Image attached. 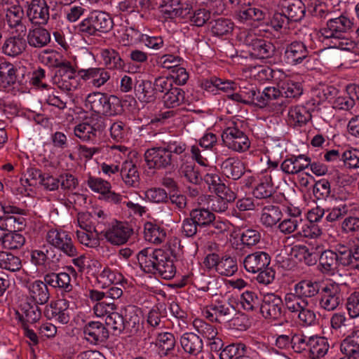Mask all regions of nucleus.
I'll list each match as a JSON object with an SVG mask.
<instances>
[{"mask_svg": "<svg viewBox=\"0 0 359 359\" xmlns=\"http://www.w3.org/2000/svg\"><path fill=\"white\" fill-rule=\"evenodd\" d=\"M270 262L271 256L267 252L257 251L245 257L243 266L247 271L256 273L269 266Z\"/></svg>", "mask_w": 359, "mask_h": 359, "instance_id": "nucleus-16", "label": "nucleus"}, {"mask_svg": "<svg viewBox=\"0 0 359 359\" xmlns=\"http://www.w3.org/2000/svg\"><path fill=\"white\" fill-rule=\"evenodd\" d=\"M27 15L32 24L46 25L50 17L49 6L45 0H32L27 11Z\"/></svg>", "mask_w": 359, "mask_h": 359, "instance_id": "nucleus-13", "label": "nucleus"}, {"mask_svg": "<svg viewBox=\"0 0 359 359\" xmlns=\"http://www.w3.org/2000/svg\"><path fill=\"white\" fill-rule=\"evenodd\" d=\"M0 268L11 272L18 271L22 268L19 257L8 252H0Z\"/></svg>", "mask_w": 359, "mask_h": 359, "instance_id": "nucleus-42", "label": "nucleus"}, {"mask_svg": "<svg viewBox=\"0 0 359 359\" xmlns=\"http://www.w3.org/2000/svg\"><path fill=\"white\" fill-rule=\"evenodd\" d=\"M47 242L69 257L77 255V250L71 236L66 231L50 230L46 236Z\"/></svg>", "mask_w": 359, "mask_h": 359, "instance_id": "nucleus-10", "label": "nucleus"}, {"mask_svg": "<svg viewBox=\"0 0 359 359\" xmlns=\"http://www.w3.org/2000/svg\"><path fill=\"white\" fill-rule=\"evenodd\" d=\"M217 272L222 276H231L238 270L236 259L230 256H223L219 257Z\"/></svg>", "mask_w": 359, "mask_h": 359, "instance_id": "nucleus-46", "label": "nucleus"}, {"mask_svg": "<svg viewBox=\"0 0 359 359\" xmlns=\"http://www.w3.org/2000/svg\"><path fill=\"white\" fill-rule=\"evenodd\" d=\"M156 273L165 280H170L175 276L176 267L170 255L168 259L164 260L161 266L156 270Z\"/></svg>", "mask_w": 359, "mask_h": 359, "instance_id": "nucleus-59", "label": "nucleus"}, {"mask_svg": "<svg viewBox=\"0 0 359 359\" xmlns=\"http://www.w3.org/2000/svg\"><path fill=\"white\" fill-rule=\"evenodd\" d=\"M50 306L55 316V320L62 324H67L69 321V316L67 313L69 303L66 299H58L51 302Z\"/></svg>", "mask_w": 359, "mask_h": 359, "instance_id": "nucleus-47", "label": "nucleus"}, {"mask_svg": "<svg viewBox=\"0 0 359 359\" xmlns=\"http://www.w3.org/2000/svg\"><path fill=\"white\" fill-rule=\"evenodd\" d=\"M332 198L333 203L327 210L317 206L309 211L308 219L309 222L317 223L323 219L325 215V221L334 222L343 218L348 214L350 205L348 204L346 199L335 197L334 195L332 196Z\"/></svg>", "mask_w": 359, "mask_h": 359, "instance_id": "nucleus-3", "label": "nucleus"}, {"mask_svg": "<svg viewBox=\"0 0 359 359\" xmlns=\"http://www.w3.org/2000/svg\"><path fill=\"white\" fill-rule=\"evenodd\" d=\"M144 159L149 169H172L177 158L168 152L163 147L148 149L144 153Z\"/></svg>", "mask_w": 359, "mask_h": 359, "instance_id": "nucleus-6", "label": "nucleus"}, {"mask_svg": "<svg viewBox=\"0 0 359 359\" xmlns=\"http://www.w3.org/2000/svg\"><path fill=\"white\" fill-rule=\"evenodd\" d=\"M222 172L233 180L240 179L245 172V166L240 159L228 158L221 165Z\"/></svg>", "mask_w": 359, "mask_h": 359, "instance_id": "nucleus-24", "label": "nucleus"}, {"mask_svg": "<svg viewBox=\"0 0 359 359\" xmlns=\"http://www.w3.org/2000/svg\"><path fill=\"white\" fill-rule=\"evenodd\" d=\"M53 81L60 89L66 92L74 90L79 85L76 72L65 75L62 77L53 78Z\"/></svg>", "mask_w": 359, "mask_h": 359, "instance_id": "nucleus-50", "label": "nucleus"}, {"mask_svg": "<svg viewBox=\"0 0 359 359\" xmlns=\"http://www.w3.org/2000/svg\"><path fill=\"white\" fill-rule=\"evenodd\" d=\"M322 283L320 281L305 279L297 283L294 287L295 295L302 299L311 298L319 294Z\"/></svg>", "mask_w": 359, "mask_h": 359, "instance_id": "nucleus-23", "label": "nucleus"}, {"mask_svg": "<svg viewBox=\"0 0 359 359\" xmlns=\"http://www.w3.org/2000/svg\"><path fill=\"white\" fill-rule=\"evenodd\" d=\"M210 309L212 311H215V314L219 318V323H229L233 316L237 315L236 307L229 302L219 301Z\"/></svg>", "mask_w": 359, "mask_h": 359, "instance_id": "nucleus-36", "label": "nucleus"}, {"mask_svg": "<svg viewBox=\"0 0 359 359\" xmlns=\"http://www.w3.org/2000/svg\"><path fill=\"white\" fill-rule=\"evenodd\" d=\"M101 57L107 69L125 70L126 63L116 50L113 48L102 49Z\"/></svg>", "mask_w": 359, "mask_h": 359, "instance_id": "nucleus-30", "label": "nucleus"}, {"mask_svg": "<svg viewBox=\"0 0 359 359\" xmlns=\"http://www.w3.org/2000/svg\"><path fill=\"white\" fill-rule=\"evenodd\" d=\"M245 43L249 47L250 56L255 58H269L274 55L276 51V47L273 43L263 39L249 38L245 40Z\"/></svg>", "mask_w": 359, "mask_h": 359, "instance_id": "nucleus-12", "label": "nucleus"}, {"mask_svg": "<svg viewBox=\"0 0 359 359\" xmlns=\"http://www.w3.org/2000/svg\"><path fill=\"white\" fill-rule=\"evenodd\" d=\"M274 190L273 188L272 177H265L253 190V195L257 198H270L273 196Z\"/></svg>", "mask_w": 359, "mask_h": 359, "instance_id": "nucleus-49", "label": "nucleus"}, {"mask_svg": "<svg viewBox=\"0 0 359 359\" xmlns=\"http://www.w3.org/2000/svg\"><path fill=\"white\" fill-rule=\"evenodd\" d=\"M308 57L309 50L301 41H293L288 44L284 53L285 62L290 65H299Z\"/></svg>", "mask_w": 359, "mask_h": 359, "instance_id": "nucleus-15", "label": "nucleus"}, {"mask_svg": "<svg viewBox=\"0 0 359 359\" xmlns=\"http://www.w3.org/2000/svg\"><path fill=\"white\" fill-rule=\"evenodd\" d=\"M135 93L142 102L149 103L156 100L155 90L151 81L135 78Z\"/></svg>", "mask_w": 359, "mask_h": 359, "instance_id": "nucleus-25", "label": "nucleus"}, {"mask_svg": "<svg viewBox=\"0 0 359 359\" xmlns=\"http://www.w3.org/2000/svg\"><path fill=\"white\" fill-rule=\"evenodd\" d=\"M193 324L197 332L209 340L214 339L217 334V329L203 320L196 319Z\"/></svg>", "mask_w": 359, "mask_h": 359, "instance_id": "nucleus-57", "label": "nucleus"}, {"mask_svg": "<svg viewBox=\"0 0 359 359\" xmlns=\"http://www.w3.org/2000/svg\"><path fill=\"white\" fill-rule=\"evenodd\" d=\"M283 306V302L280 296L274 293L264 294L260 312L266 319L279 320L285 315Z\"/></svg>", "mask_w": 359, "mask_h": 359, "instance_id": "nucleus-7", "label": "nucleus"}, {"mask_svg": "<svg viewBox=\"0 0 359 359\" xmlns=\"http://www.w3.org/2000/svg\"><path fill=\"white\" fill-rule=\"evenodd\" d=\"M353 25L351 20L344 15L329 19L325 27L320 29L322 42L325 43L330 39H341L351 30Z\"/></svg>", "mask_w": 359, "mask_h": 359, "instance_id": "nucleus-4", "label": "nucleus"}, {"mask_svg": "<svg viewBox=\"0 0 359 359\" xmlns=\"http://www.w3.org/2000/svg\"><path fill=\"white\" fill-rule=\"evenodd\" d=\"M120 174L124 183L132 187L139 184L140 176L136 165L130 161H126L122 164Z\"/></svg>", "mask_w": 359, "mask_h": 359, "instance_id": "nucleus-33", "label": "nucleus"}, {"mask_svg": "<svg viewBox=\"0 0 359 359\" xmlns=\"http://www.w3.org/2000/svg\"><path fill=\"white\" fill-rule=\"evenodd\" d=\"M144 233L146 241L156 244L162 243L165 237L164 229L150 222L144 224Z\"/></svg>", "mask_w": 359, "mask_h": 359, "instance_id": "nucleus-41", "label": "nucleus"}, {"mask_svg": "<svg viewBox=\"0 0 359 359\" xmlns=\"http://www.w3.org/2000/svg\"><path fill=\"white\" fill-rule=\"evenodd\" d=\"M210 30L214 36H223L233 31V22L226 18H218L210 22Z\"/></svg>", "mask_w": 359, "mask_h": 359, "instance_id": "nucleus-45", "label": "nucleus"}, {"mask_svg": "<svg viewBox=\"0 0 359 359\" xmlns=\"http://www.w3.org/2000/svg\"><path fill=\"white\" fill-rule=\"evenodd\" d=\"M190 219H194L199 226V230L205 229L209 224L215 220V215L208 208L198 207L189 212Z\"/></svg>", "mask_w": 359, "mask_h": 359, "instance_id": "nucleus-35", "label": "nucleus"}, {"mask_svg": "<svg viewBox=\"0 0 359 359\" xmlns=\"http://www.w3.org/2000/svg\"><path fill=\"white\" fill-rule=\"evenodd\" d=\"M222 139L224 144L229 149L244 152L250 146L248 137L237 127H228L222 134Z\"/></svg>", "mask_w": 359, "mask_h": 359, "instance_id": "nucleus-8", "label": "nucleus"}, {"mask_svg": "<svg viewBox=\"0 0 359 359\" xmlns=\"http://www.w3.org/2000/svg\"><path fill=\"white\" fill-rule=\"evenodd\" d=\"M83 333L86 340L95 345L105 342L109 336L105 325L99 321H90L86 324Z\"/></svg>", "mask_w": 359, "mask_h": 359, "instance_id": "nucleus-14", "label": "nucleus"}, {"mask_svg": "<svg viewBox=\"0 0 359 359\" xmlns=\"http://www.w3.org/2000/svg\"><path fill=\"white\" fill-rule=\"evenodd\" d=\"M316 95L318 98V104L324 101H330L338 94L339 90L334 86L320 85L316 90Z\"/></svg>", "mask_w": 359, "mask_h": 359, "instance_id": "nucleus-56", "label": "nucleus"}, {"mask_svg": "<svg viewBox=\"0 0 359 359\" xmlns=\"http://www.w3.org/2000/svg\"><path fill=\"white\" fill-rule=\"evenodd\" d=\"M180 343L185 352L195 355L201 353L203 347V340L193 332L184 333L181 337Z\"/></svg>", "mask_w": 359, "mask_h": 359, "instance_id": "nucleus-28", "label": "nucleus"}, {"mask_svg": "<svg viewBox=\"0 0 359 359\" xmlns=\"http://www.w3.org/2000/svg\"><path fill=\"white\" fill-rule=\"evenodd\" d=\"M346 308L351 318L359 316V292H353L347 299Z\"/></svg>", "mask_w": 359, "mask_h": 359, "instance_id": "nucleus-64", "label": "nucleus"}, {"mask_svg": "<svg viewBox=\"0 0 359 359\" xmlns=\"http://www.w3.org/2000/svg\"><path fill=\"white\" fill-rule=\"evenodd\" d=\"M278 91L280 96L285 98H297L303 93V86L299 82L288 79L282 82Z\"/></svg>", "mask_w": 359, "mask_h": 359, "instance_id": "nucleus-40", "label": "nucleus"}, {"mask_svg": "<svg viewBox=\"0 0 359 359\" xmlns=\"http://www.w3.org/2000/svg\"><path fill=\"white\" fill-rule=\"evenodd\" d=\"M310 161L311 158L304 154L292 155L282 162L280 168L283 172L287 175H295L307 168Z\"/></svg>", "mask_w": 359, "mask_h": 359, "instance_id": "nucleus-18", "label": "nucleus"}, {"mask_svg": "<svg viewBox=\"0 0 359 359\" xmlns=\"http://www.w3.org/2000/svg\"><path fill=\"white\" fill-rule=\"evenodd\" d=\"M27 39L30 46L41 48L46 46L50 42L51 38L46 29L38 27L29 30Z\"/></svg>", "mask_w": 359, "mask_h": 359, "instance_id": "nucleus-27", "label": "nucleus"}, {"mask_svg": "<svg viewBox=\"0 0 359 359\" xmlns=\"http://www.w3.org/2000/svg\"><path fill=\"white\" fill-rule=\"evenodd\" d=\"M289 119L295 126L302 127L311 120L312 116L309 110L304 106H295L288 112Z\"/></svg>", "mask_w": 359, "mask_h": 359, "instance_id": "nucleus-38", "label": "nucleus"}, {"mask_svg": "<svg viewBox=\"0 0 359 359\" xmlns=\"http://www.w3.org/2000/svg\"><path fill=\"white\" fill-rule=\"evenodd\" d=\"M114 26V21L110 15L100 11H93L76 27L81 35L97 36L98 33H107Z\"/></svg>", "mask_w": 359, "mask_h": 359, "instance_id": "nucleus-1", "label": "nucleus"}, {"mask_svg": "<svg viewBox=\"0 0 359 359\" xmlns=\"http://www.w3.org/2000/svg\"><path fill=\"white\" fill-rule=\"evenodd\" d=\"M24 17V10L20 5H13L6 11V18L11 27L19 25Z\"/></svg>", "mask_w": 359, "mask_h": 359, "instance_id": "nucleus-54", "label": "nucleus"}, {"mask_svg": "<svg viewBox=\"0 0 359 359\" xmlns=\"http://www.w3.org/2000/svg\"><path fill=\"white\" fill-rule=\"evenodd\" d=\"M285 304L286 308L291 312H299L301 309L307 307L309 302L306 299H302L298 295L294 293H287L285 297Z\"/></svg>", "mask_w": 359, "mask_h": 359, "instance_id": "nucleus-55", "label": "nucleus"}, {"mask_svg": "<svg viewBox=\"0 0 359 359\" xmlns=\"http://www.w3.org/2000/svg\"><path fill=\"white\" fill-rule=\"evenodd\" d=\"M247 347L243 344H232L226 346L219 354V359H236L241 354L247 353Z\"/></svg>", "mask_w": 359, "mask_h": 359, "instance_id": "nucleus-53", "label": "nucleus"}, {"mask_svg": "<svg viewBox=\"0 0 359 359\" xmlns=\"http://www.w3.org/2000/svg\"><path fill=\"white\" fill-rule=\"evenodd\" d=\"M105 325L111 328L112 334L115 336L126 333V326L121 311V313L112 312L108 314L105 318Z\"/></svg>", "mask_w": 359, "mask_h": 359, "instance_id": "nucleus-43", "label": "nucleus"}, {"mask_svg": "<svg viewBox=\"0 0 359 359\" xmlns=\"http://www.w3.org/2000/svg\"><path fill=\"white\" fill-rule=\"evenodd\" d=\"M285 8L287 16L292 22H299L306 13V6L301 0H293Z\"/></svg>", "mask_w": 359, "mask_h": 359, "instance_id": "nucleus-44", "label": "nucleus"}, {"mask_svg": "<svg viewBox=\"0 0 359 359\" xmlns=\"http://www.w3.org/2000/svg\"><path fill=\"white\" fill-rule=\"evenodd\" d=\"M27 47L26 40L20 35L8 38L3 46V53L8 56L15 57L20 55Z\"/></svg>", "mask_w": 359, "mask_h": 359, "instance_id": "nucleus-29", "label": "nucleus"}, {"mask_svg": "<svg viewBox=\"0 0 359 359\" xmlns=\"http://www.w3.org/2000/svg\"><path fill=\"white\" fill-rule=\"evenodd\" d=\"M183 176L194 184H199L202 181V177L198 169L194 165L186 164L181 168Z\"/></svg>", "mask_w": 359, "mask_h": 359, "instance_id": "nucleus-62", "label": "nucleus"}, {"mask_svg": "<svg viewBox=\"0 0 359 359\" xmlns=\"http://www.w3.org/2000/svg\"><path fill=\"white\" fill-rule=\"evenodd\" d=\"M168 256V253L162 249L147 248L138 253L137 260L140 268L145 273L156 274V270Z\"/></svg>", "mask_w": 359, "mask_h": 359, "instance_id": "nucleus-5", "label": "nucleus"}, {"mask_svg": "<svg viewBox=\"0 0 359 359\" xmlns=\"http://www.w3.org/2000/svg\"><path fill=\"white\" fill-rule=\"evenodd\" d=\"M319 262L325 271H334L338 266L337 254L332 250H325L321 253Z\"/></svg>", "mask_w": 359, "mask_h": 359, "instance_id": "nucleus-52", "label": "nucleus"}, {"mask_svg": "<svg viewBox=\"0 0 359 359\" xmlns=\"http://www.w3.org/2000/svg\"><path fill=\"white\" fill-rule=\"evenodd\" d=\"M156 346L158 347V354L161 358L175 355L172 353L175 346V339L170 332H163L158 334Z\"/></svg>", "mask_w": 359, "mask_h": 359, "instance_id": "nucleus-32", "label": "nucleus"}, {"mask_svg": "<svg viewBox=\"0 0 359 359\" xmlns=\"http://www.w3.org/2000/svg\"><path fill=\"white\" fill-rule=\"evenodd\" d=\"M15 318L21 325L33 324L37 322L41 316V310L37 304H31L28 302L21 303L19 309L15 311Z\"/></svg>", "mask_w": 359, "mask_h": 359, "instance_id": "nucleus-17", "label": "nucleus"}, {"mask_svg": "<svg viewBox=\"0 0 359 359\" xmlns=\"http://www.w3.org/2000/svg\"><path fill=\"white\" fill-rule=\"evenodd\" d=\"M145 194L146 197L153 203H168V194L162 188L149 189L146 191Z\"/></svg>", "mask_w": 359, "mask_h": 359, "instance_id": "nucleus-63", "label": "nucleus"}, {"mask_svg": "<svg viewBox=\"0 0 359 359\" xmlns=\"http://www.w3.org/2000/svg\"><path fill=\"white\" fill-rule=\"evenodd\" d=\"M257 95L259 97H257L255 105L259 108H264L269 104L270 101L278 99L280 97V92L278 88L268 87L262 92L259 90V94Z\"/></svg>", "mask_w": 359, "mask_h": 359, "instance_id": "nucleus-51", "label": "nucleus"}, {"mask_svg": "<svg viewBox=\"0 0 359 359\" xmlns=\"http://www.w3.org/2000/svg\"><path fill=\"white\" fill-rule=\"evenodd\" d=\"M27 289L35 304H44L50 298L47 283L44 280H35L27 285Z\"/></svg>", "mask_w": 359, "mask_h": 359, "instance_id": "nucleus-26", "label": "nucleus"}, {"mask_svg": "<svg viewBox=\"0 0 359 359\" xmlns=\"http://www.w3.org/2000/svg\"><path fill=\"white\" fill-rule=\"evenodd\" d=\"M74 135L83 142L95 141L91 124L83 122L75 126Z\"/></svg>", "mask_w": 359, "mask_h": 359, "instance_id": "nucleus-61", "label": "nucleus"}, {"mask_svg": "<svg viewBox=\"0 0 359 359\" xmlns=\"http://www.w3.org/2000/svg\"><path fill=\"white\" fill-rule=\"evenodd\" d=\"M331 193L330 183L325 179L317 181L313 185V194L317 200H325Z\"/></svg>", "mask_w": 359, "mask_h": 359, "instance_id": "nucleus-58", "label": "nucleus"}, {"mask_svg": "<svg viewBox=\"0 0 359 359\" xmlns=\"http://www.w3.org/2000/svg\"><path fill=\"white\" fill-rule=\"evenodd\" d=\"M17 72V68L12 63L1 62L0 64V86L4 88L13 86L18 80Z\"/></svg>", "mask_w": 359, "mask_h": 359, "instance_id": "nucleus-34", "label": "nucleus"}, {"mask_svg": "<svg viewBox=\"0 0 359 359\" xmlns=\"http://www.w3.org/2000/svg\"><path fill=\"white\" fill-rule=\"evenodd\" d=\"M133 233L131 224L128 222L115 221L111 226L104 232L106 239L114 245L126 243Z\"/></svg>", "mask_w": 359, "mask_h": 359, "instance_id": "nucleus-11", "label": "nucleus"}, {"mask_svg": "<svg viewBox=\"0 0 359 359\" xmlns=\"http://www.w3.org/2000/svg\"><path fill=\"white\" fill-rule=\"evenodd\" d=\"M85 107L97 114L112 116L122 110L121 100L115 95L94 92L90 93L85 101Z\"/></svg>", "mask_w": 359, "mask_h": 359, "instance_id": "nucleus-2", "label": "nucleus"}, {"mask_svg": "<svg viewBox=\"0 0 359 359\" xmlns=\"http://www.w3.org/2000/svg\"><path fill=\"white\" fill-rule=\"evenodd\" d=\"M319 294L320 307L328 311L335 310L342 300L340 286L336 283L322 285Z\"/></svg>", "mask_w": 359, "mask_h": 359, "instance_id": "nucleus-9", "label": "nucleus"}, {"mask_svg": "<svg viewBox=\"0 0 359 359\" xmlns=\"http://www.w3.org/2000/svg\"><path fill=\"white\" fill-rule=\"evenodd\" d=\"M44 281L47 285L53 288H58L65 294H68L72 290L73 286L71 284V277L65 272L54 273L50 272L46 273L43 277Z\"/></svg>", "mask_w": 359, "mask_h": 359, "instance_id": "nucleus-20", "label": "nucleus"}, {"mask_svg": "<svg viewBox=\"0 0 359 359\" xmlns=\"http://www.w3.org/2000/svg\"><path fill=\"white\" fill-rule=\"evenodd\" d=\"M88 187L95 192L103 196L107 191L111 189V184L100 177L90 176L87 180Z\"/></svg>", "mask_w": 359, "mask_h": 359, "instance_id": "nucleus-60", "label": "nucleus"}, {"mask_svg": "<svg viewBox=\"0 0 359 359\" xmlns=\"http://www.w3.org/2000/svg\"><path fill=\"white\" fill-rule=\"evenodd\" d=\"M306 346L310 348V355L313 359L323 358L329 348L327 339L323 337L313 336L309 337Z\"/></svg>", "mask_w": 359, "mask_h": 359, "instance_id": "nucleus-31", "label": "nucleus"}, {"mask_svg": "<svg viewBox=\"0 0 359 359\" xmlns=\"http://www.w3.org/2000/svg\"><path fill=\"white\" fill-rule=\"evenodd\" d=\"M160 7L162 8L161 11L171 19L177 17L187 18L189 15V8L184 6L180 0H162Z\"/></svg>", "mask_w": 359, "mask_h": 359, "instance_id": "nucleus-21", "label": "nucleus"}, {"mask_svg": "<svg viewBox=\"0 0 359 359\" xmlns=\"http://www.w3.org/2000/svg\"><path fill=\"white\" fill-rule=\"evenodd\" d=\"M162 100L165 107L175 108L184 103L185 93L180 88L172 87L169 91L165 92Z\"/></svg>", "mask_w": 359, "mask_h": 359, "instance_id": "nucleus-39", "label": "nucleus"}, {"mask_svg": "<svg viewBox=\"0 0 359 359\" xmlns=\"http://www.w3.org/2000/svg\"><path fill=\"white\" fill-rule=\"evenodd\" d=\"M282 218V212L278 205H268L263 208L261 222L266 227H272Z\"/></svg>", "mask_w": 359, "mask_h": 359, "instance_id": "nucleus-37", "label": "nucleus"}, {"mask_svg": "<svg viewBox=\"0 0 359 359\" xmlns=\"http://www.w3.org/2000/svg\"><path fill=\"white\" fill-rule=\"evenodd\" d=\"M78 75L85 81L91 79V83L97 88L104 85L110 77L104 69L100 67L81 69L78 71Z\"/></svg>", "mask_w": 359, "mask_h": 359, "instance_id": "nucleus-22", "label": "nucleus"}, {"mask_svg": "<svg viewBox=\"0 0 359 359\" xmlns=\"http://www.w3.org/2000/svg\"><path fill=\"white\" fill-rule=\"evenodd\" d=\"M25 243V237L18 233L17 231L7 232L1 244L3 248L8 250L19 249L24 245Z\"/></svg>", "mask_w": 359, "mask_h": 359, "instance_id": "nucleus-48", "label": "nucleus"}, {"mask_svg": "<svg viewBox=\"0 0 359 359\" xmlns=\"http://www.w3.org/2000/svg\"><path fill=\"white\" fill-rule=\"evenodd\" d=\"M126 326V334H135L140 330V310L134 305H128L121 309Z\"/></svg>", "mask_w": 359, "mask_h": 359, "instance_id": "nucleus-19", "label": "nucleus"}]
</instances>
